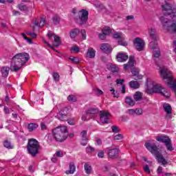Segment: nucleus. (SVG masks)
<instances>
[{"instance_id": "obj_1", "label": "nucleus", "mask_w": 176, "mask_h": 176, "mask_svg": "<svg viewBox=\"0 0 176 176\" xmlns=\"http://www.w3.org/2000/svg\"><path fill=\"white\" fill-rule=\"evenodd\" d=\"M165 0V4L162 6V10L165 12L160 20L162 27L170 34H176V12H174L171 4L167 3Z\"/></svg>"}, {"instance_id": "obj_2", "label": "nucleus", "mask_w": 176, "mask_h": 176, "mask_svg": "<svg viewBox=\"0 0 176 176\" xmlns=\"http://www.w3.org/2000/svg\"><path fill=\"white\" fill-rule=\"evenodd\" d=\"M30 60V54L22 52L16 54L13 56L11 61L10 67L4 66L1 68V74L3 78H8L9 71L12 72H17L23 68V66Z\"/></svg>"}, {"instance_id": "obj_3", "label": "nucleus", "mask_w": 176, "mask_h": 176, "mask_svg": "<svg viewBox=\"0 0 176 176\" xmlns=\"http://www.w3.org/2000/svg\"><path fill=\"white\" fill-rule=\"evenodd\" d=\"M144 146H146V149L149 151L152 155L155 156V159L160 164H162L164 167H166V166L168 164V162L164 159V157H163V155L159 151L156 144L154 143L151 144L149 142H146L144 144Z\"/></svg>"}, {"instance_id": "obj_4", "label": "nucleus", "mask_w": 176, "mask_h": 176, "mask_svg": "<svg viewBox=\"0 0 176 176\" xmlns=\"http://www.w3.org/2000/svg\"><path fill=\"white\" fill-rule=\"evenodd\" d=\"M52 135L58 142H64L68 138V128L66 126H57L52 130Z\"/></svg>"}, {"instance_id": "obj_5", "label": "nucleus", "mask_w": 176, "mask_h": 176, "mask_svg": "<svg viewBox=\"0 0 176 176\" xmlns=\"http://www.w3.org/2000/svg\"><path fill=\"white\" fill-rule=\"evenodd\" d=\"M26 148L29 155H31V156L35 157V156L39 153L41 145L36 139L32 138L28 140Z\"/></svg>"}, {"instance_id": "obj_6", "label": "nucleus", "mask_w": 176, "mask_h": 176, "mask_svg": "<svg viewBox=\"0 0 176 176\" xmlns=\"http://www.w3.org/2000/svg\"><path fill=\"white\" fill-rule=\"evenodd\" d=\"M146 93L147 94H153V93H160L162 96H164V97H166V98H170V95L166 94L162 90H163V87L160 86V85H153L152 82H146Z\"/></svg>"}, {"instance_id": "obj_7", "label": "nucleus", "mask_w": 176, "mask_h": 176, "mask_svg": "<svg viewBox=\"0 0 176 176\" xmlns=\"http://www.w3.org/2000/svg\"><path fill=\"white\" fill-rule=\"evenodd\" d=\"M55 118L59 120H62L63 122L67 121L68 124H70V126H74L75 124L74 120L68 119V108L67 107L62 109Z\"/></svg>"}, {"instance_id": "obj_8", "label": "nucleus", "mask_w": 176, "mask_h": 176, "mask_svg": "<svg viewBox=\"0 0 176 176\" xmlns=\"http://www.w3.org/2000/svg\"><path fill=\"white\" fill-rule=\"evenodd\" d=\"M156 141L158 142H162L164 144L167 151H174V147H173V143L171 142V139L167 135H161L155 138Z\"/></svg>"}, {"instance_id": "obj_9", "label": "nucleus", "mask_w": 176, "mask_h": 176, "mask_svg": "<svg viewBox=\"0 0 176 176\" xmlns=\"http://www.w3.org/2000/svg\"><path fill=\"white\" fill-rule=\"evenodd\" d=\"M133 46L138 52H142L145 47V42L140 37H137L133 40Z\"/></svg>"}, {"instance_id": "obj_10", "label": "nucleus", "mask_w": 176, "mask_h": 176, "mask_svg": "<svg viewBox=\"0 0 176 176\" xmlns=\"http://www.w3.org/2000/svg\"><path fill=\"white\" fill-rule=\"evenodd\" d=\"M111 116L112 115H111L109 112L100 111V119L102 123L108 124V123H109V119H111Z\"/></svg>"}, {"instance_id": "obj_11", "label": "nucleus", "mask_w": 176, "mask_h": 176, "mask_svg": "<svg viewBox=\"0 0 176 176\" xmlns=\"http://www.w3.org/2000/svg\"><path fill=\"white\" fill-rule=\"evenodd\" d=\"M80 12L81 13V15L78 16L80 24H86L87 20H89V11L85 9H82Z\"/></svg>"}, {"instance_id": "obj_12", "label": "nucleus", "mask_w": 176, "mask_h": 176, "mask_svg": "<svg viewBox=\"0 0 176 176\" xmlns=\"http://www.w3.org/2000/svg\"><path fill=\"white\" fill-rule=\"evenodd\" d=\"M100 50L103 53H105V54H110V53H112V47L111 45L108 43H102L100 46Z\"/></svg>"}, {"instance_id": "obj_13", "label": "nucleus", "mask_w": 176, "mask_h": 176, "mask_svg": "<svg viewBox=\"0 0 176 176\" xmlns=\"http://www.w3.org/2000/svg\"><path fill=\"white\" fill-rule=\"evenodd\" d=\"M135 63V59L133 56H130L127 64H124V69L127 71L129 68H133L134 67V63Z\"/></svg>"}, {"instance_id": "obj_14", "label": "nucleus", "mask_w": 176, "mask_h": 176, "mask_svg": "<svg viewBox=\"0 0 176 176\" xmlns=\"http://www.w3.org/2000/svg\"><path fill=\"white\" fill-rule=\"evenodd\" d=\"M117 61L119 63H124V61H127L129 60V55L120 52L116 56Z\"/></svg>"}, {"instance_id": "obj_15", "label": "nucleus", "mask_w": 176, "mask_h": 176, "mask_svg": "<svg viewBox=\"0 0 176 176\" xmlns=\"http://www.w3.org/2000/svg\"><path fill=\"white\" fill-rule=\"evenodd\" d=\"M118 155H119V149L112 148L109 150L108 155L110 159H116Z\"/></svg>"}, {"instance_id": "obj_16", "label": "nucleus", "mask_w": 176, "mask_h": 176, "mask_svg": "<svg viewBox=\"0 0 176 176\" xmlns=\"http://www.w3.org/2000/svg\"><path fill=\"white\" fill-rule=\"evenodd\" d=\"M131 74H133V76H135V78H133L135 80L142 79V76L140 75V69L137 67H133L131 69Z\"/></svg>"}, {"instance_id": "obj_17", "label": "nucleus", "mask_w": 176, "mask_h": 176, "mask_svg": "<svg viewBox=\"0 0 176 176\" xmlns=\"http://www.w3.org/2000/svg\"><path fill=\"white\" fill-rule=\"evenodd\" d=\"M79 34H80V30L78 28H74L70 31L69 36L71 39H75V38H76V36H78Z\"/></svg>"}, {"instance_id": "obj_18", "label": "nucleus", "mask_w": 176, "mask_h": 176, "mask_svg": "<svg viewBox=\"0 0 176 176\" xmlns=\"http://www.w3.org/2000/svg\"><path fill=\"white\" fill-rule=\"evenodd\" d=\"M87 57H89V58H94L96 57V50L89 47L87 52Z\"/></svg>"}, {"instance_id": "obj_19", "label": "nucleus", "mask_w": 176, "mask_h": 176, "mask_svg": "<svg viewBox=\"0 0 176 176\" xmlns=\"http://www.w3.org/2000/svg\"><path fill=\"white\" fill-rule=\"evenodd\" d=\"M131 89H140V82L138 81L132 80L129 82Z\"/></svg>"}, {"instance_id": "obj_20", "label": "nucleus", "mask_w": 176, "mask_h": 176, "mask_svg": "<svg viewBox=\"0 0 176 176\" xmlns=\"http://www.w3.org/2000/svg\"><path fill=\"white\" fill-rule=\"evenodd\" d=\"M150 37L153 41H157V34H156V30L151 28L149 31Z\"/></svg>"}, {"instance_id": "obj_21", "label": "nucleus", "mask_w": 176, "mask_h": 176, "mask_svg": "<svg viewBox=\"0 0 176 176\" xmlns=\"http://www.w3.org/2000/svg\"><path fill=\"white\" fill-rule=\"evenodd\" d=\"M125 104L129 105V107H134V105H135V101H134L131 97L126 96L125 98Z\"/></svg>"}, {"instance_id": "obj_22", "label": "nucleus", "mask_w": 176, "mask_h": 176, "mask_svg": "<svg viewBox=\"0 0 176 176\" xmlns=\"http://www.w3.org/2000/svg\"><path fill=\"white\" fill-rule=\"evenodd\" d=\"M76 170V167H75V164L74 162H71L69 164V170H66L65 173L69 174H74L75 173V170Z\"/></svg>"}, {"instance_id": "obj_23", "label": "nucleus", "mask_w": 176, "mask_h": 176, "mask_svg": "<svg viewBox=\"0 0 176 176\" xmlns=\"http://www.w3.org/2000/svg\"><path fill=\"white\" fill-rule=\"evenodd\" d=\"M164 110L166 112V113H173V108L171 107V105L169 104H164L163 105Z\"/></svg>"}, {"instance_id": "obj_24", "label": "nucleus", "mask_w": 176, "mask_h": 176, "mask_svg": "<svg viewBox=\"0 0 176 176\" xmlns=\"http://www.w3.org/2000/svg\"><path fill=\"white\" fill-rule=\"evenodd\" d=\"M54 43H53V46H55V47H58V46L61 45V38H60V36H54Z\"/></svg>"}, {"instance_id": "obj_25", "label": "nucleus", "mask_w": 176, "mask_h": 176, "mask_svg": "<svg viewBox=\"0 0 176 176\" xmlns=\"http://www.w3.org/2000/svg\"><path fill=\"white\" fill-rule=\"evenodd\" d=\"M135 101H141L142 100V93L140 91H136L133 95Z\"/></svg>"}, {"instance_id": "obj_26", "label": "nucleus", "mask_w": 176, "mask_h": 176, "mask_svg": "<svg viewBox=\"0 0 176 176\" xmlns=\"http://www.w3.org/2000/svg\"><path fill=\"white\" fill-rule=\"evenodd\" d=\"M38 125L36 123H30L28 126V130L30 132L34 131L38 129Z\"/></svg>"}, {"instance_id": "obj_27", "label": "nucleus", "mask_w": 176, "mask_h": 176, "mask_svg": "<svg viewBox=\"0 0 176 176\" xmlns=\"http://www.w3.org/2000/svg\"><path fill=\"white\" fill-rule=\"evenodd\" d=\"M85 113L87 115H96V113H98V109H89L85 111Z\"/></svg>"}, {"instance_id": "obj_28", "label": "nucleus", "mask_w": 176, "mask_h": 176, "mask_svg": "<svg viewBox=\"0 0 176 176\" xmlns=\"http://www.w3.org/2000/svg\"><path fill=\"white\" fill-rule=\"evenodd\" d=\"M69 60L73 63V64H79L80 61L79 60V58L76 56H69Z\"/></svg>"}, {"instance_id": "obj_29", "label": "nucleus", "mask_w": 176, "mask_h": 176, "mask_svg": "<svg viewBox=\"0 0 176 176\" xmlns=\"http://www.w3.org/2000/svg\"><path fill=\"white\" fill-rule=\"evenodd\" d=\"M84 167L86 174H91V166H90V164H85Z\"/></svg>"}, {"instance_id": "obj_30", "label": "nucleus", "mask_w": 176, "mask_h": 176, "mask_svg": "<svg viewBox=\"0 0 176 176\" xmlns=\"http://www.w3.org/2000/svg\"><path fill=\"white\" fill-rule=\"evenodd\" d=\"M3 146H5V148H7V149H13V145H12V143L8 140L4 141Z\"/></svg>"}, {"instance_id": "obj_31", "label": "nucleus", "mask_w": 176, "mask_h": 176, "mask_svg": "<svg viewBox=\"0 0 176 176\" xmlns=\"http://www.w3.org/2000/svg\"><path fill=\"white\" fill-rule=\"evenodd\" d=\"M60 16H57V15H55L54 16H53L52 18V21H53V23L55 25H58V24H60Z\"/></svg>"}, {"instance_id": "obj_32", "label": "nucleus", "mask_w": 176, "mask_h": 176, "mask_svg": "<svg viewBox=\"0 0 176 176\" xmlns=\"http://www.w3.org/2000/svg\"><path fill=\"white\" fill-rule=\"evenodd\" d=\"M18 9L21 10V12H28V7H27L25 5L19 4Z\"/></svg>"}, {"instance_id": "obj_33", "label": "nucleus", "mask_w": 176, "mask_h": 176, "mask_svg": "<svg viewBox=\"0 0 176 176\" xmlns=\"http://www.w3.org/2000/svg\"><path fill=\"white\" fill-rule=\"evenodd\" d=\"M118 43L121 45V46H127L129 45L127 42L124 41V38L123 37L118 39Z\"/></svg>"}, {"instance_id": "obj_34", "label": "nucleus", "mask_w": 176, "mask_h": 176, "mask_svg": "<svg viewBox=\"0 0 176 176\" xmlns=\"http://www.w3.org/2000/svg\"><path fill=\"white\" fill-rule=\"evenodd\" d=\"M102 32L106 35H109V34L112 32V30L109 27H104V28L102 30Z\"/></svg>"}, {"instance_id": "obj_35", "label": "nucleus", "mask_w": 176, "mask_h": 176, "mask_svg": "<svg viewBox=\"0 0 176 176\" xmlns=\"http://www.w3.org/2000/svg\"><path fill=\"white\" fill-rule=\"evenodd\" d=\"M68 101H70V102H76V96L75 95H69L67 97Z\"/></svg>"}, {"instance_id": "obj_36", "label": "nucleus", "mask_w": 176, "mask_h": 176, "mask_svg": "<svg viewBox=\"0 0 176 176\" xmlns=\"http://www.w3.org/2000/svg\"><path fill=\"white\" fill-rule=\"evenodd\" d=\"M122 37V33L121 32H116L113 34V38H114L115 39H120Z\"/></svg>"}, {"instance_id": "obj_37", "label": "nucleus", "mask_w": 176, "mask_h": 176, "mask_svg": "<svg viewBox=\"0 0 176 176\" xmlns=\"http://www.w3.org/2000/svg\"><path fill=\"white\" fill-rule=\"evenodd\" d=\"M109 68H110V71L112 72L113 74H115V72H118V66H116V65H110Z\"/></svg>"}, {"instance_id": "obj_38", "label": "nucleus", "mask_w": 176, "mask_h": 176, "mask_svg": "<svg viewBox=\"0 0 176 176\" xmlns=\"http://www.w3.org/2000/svg\"><path fill=\"white\" fill-rule=\"evenodd\" d=\"M135 115L137 116H140V115H142V109L137 108L134 109Z\"/></svg>"}, {"instance_id": "obj_39", "label": "nucleus", "mask_w": 176, "mask_h": 176, "mask_svg": "<svg viewBox=\"0 0 176 176\" xmlns=\"http://www.w3.org/2000/svg\"><path fill=\"white\" fill-rule=\"evenodd\" d=\"M80 49H79V47H78V45H74L73 47H72V49H71V52H74V53H79L80 52Z\"/></svg>"}, {"instance_id": "obj_40", "label": "nucleus", "mask_w": 176, "mask_h": 176, "mask_svg": "<svg viewBox=\"0 0 176 176\" xmlns=\"http://www.w3.org/2000/svg\"><path fill=\"white\" fill-rule=\"evenodd\" d=\"M111 130L113 133H116L120 132V129H119V126H115V125L111 126Z\"/></svg>"}, {"instance_id": "obj_41", "label": "nucleus", "mask_w": 176, "mask_h": 176, "mask_svg": "<svg viewBox=\"0 0 176 176\" xmlns=\"http://www.w3.org/2000/svg\"><path fill=\"white\" fill-rule=\"evenodd\" d=\"M81 139L85 140V138H87V131H82L80 133Z\"/></svg>"}, {"instance_id": "obj_42", "label": "nucleus", "mask_w": 176, "mask_h": 176, "mask_svg": "<svg viewBox=\"0 0 176 176\" xmlns=\"http://www.w3.org/2000/svg\"><path fill=\"white\" fill-rule=\"evenodd\" d=\"M116 82L117 86H119V85L120 86H123V85H124V84H123L124 82V79H117L116 80Z\"/></svg>"}, {"instance_id": "obj_43", "label": "nucleus", "mask_w": 176, "mask_h": 176, "mask_svg": "<svg viewBox=\"0 0 176 176\" xmlns=\"http://www.w3.org/2000/svg\"><path fill=\"white\" fill-rule=\"evenodd\" d=\"M22 36L25 39V41H27L28 43H30V44L32 43V40H31V38H28V37H27L25 34L22 33Z\"/></svg>"}, {"instance_id": "obj_44", "label": "nucleus", "mask_w": 176, "mask_h": 176, "mask_svg": "<svg viewBox=\"0 0 176 176\" xmlns=\"http://www.w3.org/2000/svg\"><path fill=\"white\" fill-rule=\"evenodd\" d=\"M95 91H96V96H98V97H100V96H102L104 94V92L98 88H96L95 89Z\"/></svg>"}, {"instance_id": "obj_45", "label": "nucleus", "mask_w": 176, "mask_h": 176, "mask_svg": "<svg viewBox=\"0 0 176 176\" xmlns=\"http://www.w3.org/2000/svg\"><path fill=\"white\" fill-rule=\"evenodd\" d=\"M87 142H89V140L87 138L81 139L80 144L82 145V146H86V145H87Z\"/></svg>"}, {"instance_id": "obj_46", "label": "nucleus", "mask_w": 176, "mask_h": 176, "mask_svg": "<svg viewBox=\"0 0 176 176\" xmlns=\"http://www.w3.org/2000/svg\"><path fill=\"white\" fill-rule=\"evenodd\" d=\"M55 155L56 157H63V156H64V153L62 151H58L56 152Z\"/></svg>"}, {"instance_id": "obj_47", "label": "nucleus", "mask_w": 176, "mask_h": 176, "mask_svg": "<svg viewBox=\"0 0 176 176\" xmlns=\"http://www.w3.org/2000/svg\"><path fill=\"white\" fill-rule=\"evenodd\" d=\"M94 151H95V148L91 146H89L86 148L87 153H91L92 152H94Z\"/></svg>"}, {"instance_id": "obj_48", "label": "nucleus", "mask_w": 176, "mask_h": 176, "mask_svg": "<svg viewBox=\"0 0 176 176\" xmlns=\"http://www.w3.org/2000/svg\"><path fill=\"white\" fill-rule=\"evenodd\" d=\"M104 151L101 150L98 153V157L100 159L104 158Z\"/></svg>"}, {"instance_id": "obj_49", "label": "nucleus", "mask_w": 176, "mask_h": 176, "mask_svg": "<svg viewBox=\"0 0 176 176\" xmlns=\"http://www.w3.org/2000/svg\"><path fill=\"white\" fill-rule=\"evenodd\" d=\"M123 138V135L118 134L114 136V140L116 141H119V140H122Z\"/></svg>"}, {"instance_id": "obj_50", "label": "nucleus", "mask_w": 176, "mask_h": 176, "mask_svg": "<svg viewBox=\"0 0 176 176\" xmlns=\"http://www.w3.org/2000/svg\"><path fill=\"white\" fill-rule=\"evenodd\" d=\"M53 78H54V80L58 82V80H60V75H58V73H54Z\"/></svg>"}, {"instance_id": "obj_51", "label": "nucleus", "mask_w": 176, "mask_h": 176, "mask_svg": "<svg viewBox=\"0 0 176 176\" xmlns=\"http://www.w3.org/2000/svg\"><path fill=\"white\" fill-rule=\"evenodd\" d=\"M46 24V21H45V19L41 18L40 23H39V27H43Z\"/></svg>"}, {"instance_id": "obj_52", "label": "nucleus", "mask_w": 176, "mask_h": 176, "mask_svg": "<svg viewBox=\"0 0 176 176\" xmlns=\"http://www.w3.org/2000/svg\"><path fill=\"white\" fill-rule=\"evenodd\" d=\"M153 56L155 58H159V57H160V51H155L153 52Z\"/></svg>"}, {"instance_id": "obj_53", "label": "nucleus", "mask_w": 176, "mask_h": 176, "mask_svg": "<svg viewBox=\"0 0 176 176\" xmlns=\"http://www.w3.org/2000/svg\"><path fill=\"white\" fill-rule=\"evenodd\" d=\"M144 172L146 173L147 174H151V169H149V166L146 165L144 167Z\"/></svg>"}, {"instance_id": "obj_54", "label": "nucleus", "mask_w": 176, "mask_h": 176, "mask_svg": "<svg viewBox=\"0 0 176 176\" xmlns=\"http://www.w3.org/2000/svg\"><path fill=\"white\" fill-rule=\"evenodd\" d=\"M26 34L27 35H30V36L32 38H36V36H37L36 34H35L34 32H27Z\"/></svg>"}, {"instance_id": "obj_55", "label": "nucleus", "mask_w": 176, "mask_h": 176, "mask_svg": "<svg viewBox=\"0 0 176 176\" xmlns=\"http://www.w3.org/2000/svg\"><path fill=\"white\" fill-rule=\"evenodd\" d=\"M110 91L112 92L113 97H116V98H119V95H116L118 91H115V89H110Z\"/></svg>"}, {"instance_id": "obj_56", "label": "nucleus", "mask_w": 176, "mask_h": 176, "mask_svg": "<svg viewBox=\"0 0 176 176\" xmlns=\"http://www.w3.org/2000/svg\"><path fill=\"white\" fill-rule=\"evenodd\" d=\"M126 113H128L129 115H131L132 116H134L135 115V111H134V109H129Z\"/></svg>"}, {"instance_id": "obj_57", "label": "nucleus", "mask_w": 176, "mask_h": 176, "mask_svg": "<svg viewBox=\"0 0 176 176\" xmlns=\"http://www.w3.org/2000/svg\"><path fill=\"white\" fill-rule=\"evenodd\" d=\"M105 36H107L106 34H104V32H102V34H99V38L100 39H101L102 41H104V39H105Z\"/></svg>"}, {"instance_id": "obj_58", "label": "nucleus", "mask_w": 176, "mask_h": 176, "mask_svg": "<svg viewBox=\"0 0 176 176\" xmlns=\"http://www.w3.org/2000/svg\"><path fill=\"white\" fill-rule=\"evenodd\" d=\"M80 33L82 36V39H86V31L85 30H81Z\"/></svg>"}, {"instance_id": "obj_59", "label": "nucleus", "mask_w": 176, "mask_h": 176, "mask_svg": "<svg viewBox=\"0 0 176 176\" xmlns=\"http://www.w3.org/2000/svg\"><path fill=\"white\" fill-rule=\"evenodd\" d=\"M41 130H43H43H47V126L43 122L41 123Z\"/></svg>"}, {"instance_id": "obj_60", "label": "nucleus", "mask_w": 176, "mask_h": 176, "mask_svg": "<svg viewBox=\"0 0 176 176\" xmlns=\"http://www.w3.org/2000/svg\"><path fill=\"white\" fill-rule=\"evenodd\" d=\"M157 174H162L163 173V167L159 166L157 170Z\"/></svg>"}, {"instance_id": "obj_61", "label": "nucleus", "mask_w": 176, "mask_h": 176, "mask_svg": "<svg viewBox=\"0 0 176 176\" xmlns=\"http://www.w3.org/2000/svg\"><path fill=\"white\" fill-rule=\"evenodd\" d=\"M121 91H122V94H124L126 93V85H122Z\"/></svg>"}, {"instance_id": "obj_62", "label": "nucleus", "mask_w": 176, "mask_h": 176, "mask_svg": "<svg viewBox=\"0 0 176 176\" xmlns=\"http://www.w3.org/2000/svg\"><path fill=\"white\" fill-rule=\"evenodd\" d=\"M4 112L6 114L10 113V110L9 109V108H8V107H4Z\"/></svg>"}, {"instance_id": "obj_63", "label": "nucleus", "mask_w": 176, "mask_h": 176, "mask_svg": "<svg viewBox=\"0 0 176 176\" xmlns=\"http://www.w3.org/2000/svg\"><path fill=\"white\" fill-rule=\"evenodd\" d=\"M173 52L175 53L176 54V40L173 41Z\"/></svg>"}, {"instance_id": "obj_64", "label": "nucleus", "mask_w": 176, "mask_h": 176, "mask_svg": "<svg viewBox=\"0 0 176 176\" xmlns=\"http://www.w3.org/2000/svg\"><path fill=\"white\" fill-rule=\"evenodd\" d=\"M96 144L98 145H102V141L101 140V139H97L96 140Z\"/></svg>"}]
</instances>
